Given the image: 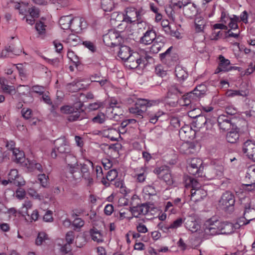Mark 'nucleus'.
<instances>
[{
	"label": "nucleus",
	"instance_id": "1",
	"mask_svg": "<svg viewBox=\"0 0 255 255\" xmlns=\"http://www.w3.org/2000/svg\"><path fill=\"white\" fill-rule=\"evenodd\" d=\"M64 155L65 156V161L67 164L66 170L71 175L69 178L74 180L80 179L81 174L80 172V168L76 157L71 152L66 153Z\"/></svg>",
	"mask_w": 255,
	"mask_h": 255
},
{
	"label": "nucleus",
	"instance_id": "2",
	"mask_svg": "<svg viewBox=\"0 0 255 255\" xmlns=\"http://www.w3.org/2000/svg\"><path fill=\"white\" fill-rule=\"evenodd\" d=\"M159 100L148 101L145 99H139L134 104V106L129 108V113L134 114L137 118H142L147 107L159 104Z\"/></svg>",
	"mask_w": 255,
	"mask_h": 255
},
{
	"label": "nucleus",
	"instance_id": "3",
	"mask_svg": "<svg viewBox=\"0 0 255 255\" xmlns=\"http://www.w3.org/2000/svg\"><path fill=\"white\" fill-rule=\"evenodd\" d=\"M235 197L234 193L227 191L223 193L219 201V206L223 210L228 213H232L234 210Z\"/></svg>",
	"mask_w": 255,
	"mask_h": 255
},
{
	"label": "nucleus",
	"instance_id": "4",
	"mask_svg": "<svg viewBox=\"0 0 255 255\" xmlns=\"http://www.w3.org/2000/svg\"><path fill=\"white\" fill-rule=\"evenodd\" d=\"M54 148L51 153L52 158H55L57 156V152L61 155L71 152V148L68 141L65 137H61L54 140Z\"/></svg>",
	"mask_w": 255,
	"mask_h": 255
},
{
	"label": "nucleus",
	"instance_id": "5",
	"mask_svg": "<svg viewBox=\"0 0 255 255\" xmlns=\"http://www.w3.org/2000/svg\"><path fill=\"white\" fill-rule=\"evenodd\" d=\"M154 173L158 175L159 179H162L168 185L174 184V180L171 174L170 168L165 165L156 167L154 169Z\"/></svg>",
	"mask_w": 255,
	"mask_h": 255
},
{
	"label": "nucleus",
	"instance_id": "6",
	"mask_svg": "<svg viewBox=\"0 0 255 255\" xmlns=\"http://www.w3.org/2000/svg\"><path fill=\"white\" fill-rule=\"evenodd\" d=\"M103 41L107 46L114 47L120 45L123 41V38L119 32L112 30L104 35Z\"/></svg>",
	"mask_w": 255,
	"mask_h": 255
},
{
	"label": "nucleus",
	"instance_id": "7",
	"mask_svg": "<svg viewBox=\"0 0 255 255\" xmlns=\"http://www.w3.org/2000/svg\"><path fill=\"white\" fill-rule=\"evenodd\" d=\"M192 6L196 9V12L194 16V28L196 33L203 32L207 24L206 20L203 16L201 10L197 5L192 3Z\"/></svg>",
	"mask_w": 255,
	"mask_h": 255
},
{
	"label": "nucleus",
	"instance_id": "8",
	"mask_svg": "<svg viewBox=\"0 0 255 255\" xmlns=\"http://www.w3.org/2000/svg\"><path fill=\"white\" fill-rule=\"evenodd\" d=\"M219 224L218 220H214L212 218L207 220L204 225V235L214 236L220 234Z\"/></svg>",
	"mask_w": 255,
	"mask_h": 255
},
{
	"label": "nucleus",
	"instance_id": "9",
	"mask_svg": "<svg viewBox=\"0 0 255 255\" xmlns=\"http://www.w3.org/2000/svg\"><path fill=\"white\" fill-rule=\"evenodd\" d=\"M183 222L185 223L186 228L189 230H191V227L189 223V221L188 220L186 221V219H184V220H183L181 218H178L175 220L170 225L159 224L158 226L160 227L161 230H162L164 232L169 233L171 231L175 230L181 226Z\"/></svg>",
	"mask_w": 255,
	"mask_h": 255
},
{
	"label": "nucleus",
	"instance_id": "10",
	"mask_svg": "<svg viewBox=\"0 0 255 255\" xmlns=\"http://www.w3.org/2000/svg\"><path fill=\"white\" fill-rule=\"evenodd\" d=\"M142 63L141 57L139 52H132L124 61L125 66L129 69H136Z\"/></svg>",
	"mask_w": 255,
	"mask_h": 255
},
{
	"label": "nucleus",
	"instance_id": "11",
	"mask_svg": "<svg viewBox=\"0 0 255 255\" xmlns=\"http://www.w3.org/2000/svg\"><path fill=\"white\" fill-rule=\"evenodd\" d=\"M219 60L218 66L215 71V74H218L221 72H228L232 70H237L238 72L241 71V68L240 67L231 66L230 60L226 59L222 55L219 56Z\"/></svg>",
	"mask_w": 255,
	"mask_h": 255
},
{
	"label": "nucleus",
	"instance_id": "12",
	"mask_svg": "<svg viewBox=\"0 0 255 255\" xmlns=\"http://www.w3.org/2000/svg\"><path fill=\"white\" fill-rule=\"evenodd\" d=\"M61 112L65 114L69 115L67 120L69 122H74L81 119L80 118V112L73 106L66 105L60 108Z\"/></svg>",
	"mask_w": 255,
	"mask_h": 255
},
{
	"label": "nucleus",
	"instance_id": "13",
	"mask_svg": "<svg viewBox=\"0 0 255 255\" xmlns=\"http://www.w3.org/2000/svg\"><path fill=\"white\" fill-rule=\"evenodd\" d=\"M216 121L215 119L211 120L206 119L204 116L200 115L192 116V127L201 128L205 124L213 125Z\"/></svg>",
	"mask_w": 255,
	"mask_h": 255
},
{
	"label": "nucleus",
	"instance_id": "14",
	"mask_svg": "<svg viewBox=\"0 0 255 255\" xmlns=\"http://www.w3.org/2000/svg\"><path fill=\"white\" fill-rule=\"evenodd\" d=\"M244 218L248 221L246 223H244L242 225H247L252 220L255 219V207L254 205H252L251 201L246 203L244 205ZM239 225H241L240 223Z\"/></svg>",
	"mask_w": 255,
	"mask_h": 255
},
{
	"label": "nucleus",
	"instance_id": "15",
	"mask_svg": "<svg viewBox=\"0 0 255 255\" xmlns=\"http://www.w3.org/2000/svg\"><path fill=\"white\" fill-rule=\"evenodd\" d=\"M89 166L94 167L93 163L91 161L87 160L86 163L81 164V171L80 172L81 174V177L84 178L88 182V184L90 185L93 183V180L89 172Z\"/></svg>",
	"mask_w": 255,
	"mask_h": 255
},
{
	"label": "nucleus",
	"instance_id": "16",
	"mask_svg": "<svg viewBox=\"0 0 255 255\" xmlns=\"http://www.w3.org/2000/svg\"><path fill=\"white\" fill-rule=\"evenodd\" d=\"M243 151L249 158L255 161V143L251 140H248L244 142L243 146Z\"/></svg>",
	"mask_w": 255,
	"mask_h": 255
},
{
	"label": "nucleus",
	"instance_id": "17",
	"mask_svg": "<svg viewBox=\"0 0 255 255\" xmlns=\"http://www.w3.org/2000/svg\"><path fill=\"white\" fill-rule=\"evenodd\" d=\"M8 178L10 183H12L16 186H21L25 184V181L22 176L18 173L16 169H11L8 174Z\"/></svg>",
	"mask_w": 255,
	"mask_h": 255
},
{
	"label": "nucleus",
	"instance_id": "18",
	"mask_svg": "<svg viewBox=\"0 0 255 255\" xmlns=\"http://www.w3.org/2000/svg\"><path fill=\"white\" fill-rule=\"evenodd\" d=\"M149 211V207L145 204L130 207V211L135 218H138L140 215H145L148 213Z\"/></svg>",
	"mask_w": 255,
	"mask_h": 255
},
{
	"label": "nucleus",
	"instance_id": "19",
	"mask_svg": "<svg viewBox=\"0 0 255 255\" xmlns=\"http://www.w3.org/2000/svg\"><path fill=\"white\" fill-rule=\"evenodd\" d=\"M218 125L219 128L223 130L229 129L232 127L233 128L231 118L225 115H222L219 116L217 119Z\"/></svg>",
	"mask_w": 255,
	"mask_h": 255
},
{
	"label": "nucleus",
	"instance_id": "20",
	"mask_svg": "<svg viewBox=\"0 0 255 255\" xmlns=\"http://www.w3.org/2000/svg\"><path fill=\"white\" fill-rule=\"evenodd\" d=\"M203 161L200 158H192V175L196 177H201L203 175L204 167Z\"/></svg>",
	"mask_w": 255,
	"mask_h": 255
},
{
	"label": "nucleus",
	"instance_id": "21",
	"mask_svg": "<svg viewBox=\"0 0 255 255\" xmlns=\"http://www.w3.org/2000/svg\"><path fill=\"white\" fill-rule=\"evenodd\" d=\"M221 21L224 23L229 21L228 25L231 29H236L238 28V22L240 21L239 17L233 15L232 17H229L226 15L225 13H222Z\"/></svg>",
	"mask_w": 255,
	"mask_h": 255
},
{
	"label": "nucleus",
	"instance_id": "22",
	"mask_svg": "<svg viewBox=\"0 0 255 255\" xmlns=\"http://www.w3.org/2000/svg\"><path fill=\"white\" fill-rule=\"evenodd\" d=\"M157 37L155 32L153 29H148L140 38V42L144 45H149L151 44Z\"/></svg>",
	"mask_w": 255,
	"mask_h": 255
},
{
	"label": "nucleus",
	"instance_id": "23",
	"mask_svg": "<svg viewBox=\"0 0 255 255\" xmlns=\"http://www.w3.org/2000/svg\"><path fill=\"white\" fill-rule=\"evenodd\" d=\"M166 38L159 35L153 42V44L150 47V51L153 53H157L162 48L166 42Z\"/></svg>",
	"mask_w": 255,
	"mask_h": 255
},
{
	"label": "nucleus",
	"instance_id": "24",
	"mask_svg": "<svg viewBox=\"0 0 255 255\" xmlns=\"http://www.w3.org/2000/svg\"><path fill=\"white\" fill-rule=\"evenodd\" d=\"M136 9L133 7L127 8L126 14L124 15V20L129 23L136 22L137 23V16Z\"/></svg>",
	"mask_w": 255,
	"mask_h": 255
},
{
	"label": "nucleus",
	"instance_id": "25",
	"mask_svg": "<svg viewBox=\"0 0 255 255\" xmlns=\"http://www.w3.org/2000/svg\"><path fill=\"white\" fill-rule=\"evenodd\" d=\"M104 135L109 138L111 141H118L121 137V134L115 128H109L107 129L103 130Z\"/></svg>",
	"mask_w": 255,
	"mask_h": 255
},
{
	"label": "nucleus",
	"instance_id": "26",
	"mask_svg": "<svg viewBox=\"0 0 255 255\" xmlns=\"http://www.w3.org/2000/svg\"><path fill=\"white\" fill-rule=\"evenodd\" d=\"M59 24L63 29H68L71 25L74 27V18H72L70 15L62 16L59 21Z\"/></svg>",
	"mask_w": 255,
	"mask_h": 255
},
{
	"label": "nucleus",
	"instance_id": "27",
	"mask_svg": "<svg viewBox=\"0 0 255 255\" xmlns=\"http://www.w3.org/2000/svg\"><path fill=\"white\" fill-rule=\"evenodd\" d=\"M220 234H230L234 231L233 224L228 222H220L219 224Z\"/></svg>",
	"mask_w": 255,
	"mask_h": 255
},
{
	"label": "nucleus",
	"instance_id": "28",
	"mask_svg": "<svg viewBox=\"0 0 255 255\" xmlns=\"http://www.w3.org/2000/svg\"><path fill=\"white\" fill-rule=\"evenodd\" d=\"M90 235L92 239L98 243L104 242L103 236L101 232L97 228L93 227L89 231Z\"/></svg>",
	"mask_w": 255,
	"mask_h": 255
},
{
	"label": "nucleus",
	"instance_id": "29",
	"mask_svg": "<svg viewBox=\"0 0 255 255\" xmlns=\"http://www.w3.org/2000/svg\"><path fill=\"white\" fill-rule=\"evenodd\" d=\"M131 54L130 48L126 45H120L118 56L123 61H125Z\"/></svg>",
	"mask_w": 255,
	"mask_h": 255
},
{
	"label": "nucleus",
	"instance_id": "30",
	"mask_svg": "<svg viewBox=\"0 0 255 255\" xmlns=\"http://www.w3.org/2000/svg\"><path fill=\"white\" fill-rule=\"evenodd\" d=\"M87 26V23L82 17L74 18V28L75 30H82Z\"/></svg>",
	"mask_w": 255,
	"mask_h": 255
},
{
	"label": "nucleus",
	"instance_id": "31",
	"mask_svg": "<svg viewBox=\"0 0 255 255\" xmlns=\"http://www.w3.org/2000/svg\"><path fill=\"white\" fill-rule=\"evenodd\" d=\"M239 133L237 129H233L228 132L226 135V139L228 142L236 143L239 138Z\"/></svg>",
	"mask_w": 255,
	"mask_h": 255
},
{
	"label": "nucleus",
	"instance_id": "32",
	"mask_svg": "<svg viewBox=\"0 0 255 255\" xmlns=\"http://www.w3.org/2000/svg\"><path fill=\"white\" fill-rule=\"evenodd\" d=\"M191 132V126L186 125L183 127L179 130V135L183 139L186 140L190 138Z\"/></svg>",
	"mask_w": 255,
	"mask_h": 255
},
{
	"label": "nucleus",
	"instance_id": "33",
	"mask_svg": "<svg viewBox=\"0 0 255 255\" xmlns=\"http://www.w3.org/2000/svg\"><path fill=\"white\" fill-rule=\"evenodd\" d=\"M13 158L17 163H25V156L23 151H20L18 149L13 150Z\"/></svg>",
	"mask_w": 255,
	"mask_h": 255
},
{
	"label": "nucleus",
	"instance_id": "34",
	"mask_svg": "<svg viewBox=\"0 0 255 255\" xmlns=\"http://www.w3.org/2000/svg\"><path fill=\"white\" fill-rule=\"evenodd\" d=\"M65 41L67 43L73 46L82 44V42L80 37L74 34H69Z\"/></svg>",
	"mask_w": 255,
	"mask_h": 255
},
{
	"label": "nucleus",
	"instance_id": "35",
	"mask_svg": "<svg viewBox=\"0 0 255 255\" xmlns=\"http://www.w3.org/2000/svg\"><path fill=\"white\" fill-rule=\"evenodd\" d=\"M101 7L105 11H111L115 6L113 0H101Z\"/></svg>",
	"mask_w": 255,
	"mask_h": 255
},
{
	"label": "nucleus",
	"instance_id": "36",
	"mask_svg": "<svg viewBox=\"0 0 255 255\" xmlns=\"http://www.w3.org/2000/svg\"><path fill=\"white\" fill-rule=\"evenodd\" d=\"M186 140L181 145L180 151L183 154H190L191 153V143L188 139Z\"/></svg>",
	"mask_w": 255,
	"mask_h": 255
},
{
	"label": "nucleus",
	"instance_id": "37",
	"mask_svg": "<svg viewBox=\"0 0 255 255\" xmlns=\"http://www.w3.org/2000/svg\"><path fill=\"white\" fill-rule=\"evenodd\" d=\"M200 221L198 220L197 221H195L192 226V233H194L196 234H199L198 236H195L196 238H201L203 235L202 230L200 229Z\"/></svg>",
	"mask_w": 255,
	"mask_h": 255
},
{
	"label": "nucleus",
	"instance_id": "38",
	"mask_svg": "<svg viewBox=\"0 0 255 255\" xmlns=\"http://www.w3.org/2000/svg\"><path fill=\"white\" fill-rule=\"evenodd\" d=\"M246 178L252 179V184H255V165L250 166L248 167Z\"/></svg>",
	"mask_w": 255,
	"mask_h": 255
},
{
	"label": "nucleus",
	"instance_id": "39",
	"mask_svg": "<svg viewBox=\"0 0 255 255\" xmlns=\"http://www.w3.org/2000/svg\"><path fill=\"white\" fill-rule=\"evenodd\" d=\"M49 238L46 233L44 232H39L35 240V244L37 246L41 245L46 240H48Z\"/></svg>",
	"mask_w": 255,
	"mask_h": 255
},
{
	"label": "nucleus",
	"instance_id": "40",
	"mask_svg": "<svg viewBox=\"0 0 255 255\" xmlns=\"http://www.w3.org/2000/svg\"><path fill=\"white\" fill-rule=\"evenodd\" d=\"M81 81H73L72 83L69 84L67 86V88L71 92H75L82 89L80 82Z\"/></svg>",
	"mask_w": 255,
	"mask_h": 255
},
{
	"label": "nucleus",
	"instance_id": "41",
	"mask_svg": "<svg viewBox=\"0 0 255 255\" xmlns=\"http://www.w3.org/2000/svg\"><path fill=\"white\" fill-rule=\"evenodd\" d=\"M4 81H0L1 88L5 93L10 94H14L16 93L15 87L4 83Z\"/></svg>",
	"mask_w": 255,
	"mask_h": 255
},
{
	"label": "nucleus",
	"instance_id": "42",
	"mask_svg": "<svg viewBox=\"0 0 255 255\" xmlns=\"http://www.w3.org/2000/svg\"><path fill=\"white\" fill-rule=\"evenodd\" d=\"M175 72L178 80H185L187 78L188 74L186 72L180 67L175 68Z\"/></svg>",
	"mask_w": 255,
	"mask_h": 255
},
{
	"label": "nucleus",
	"instance_id": "43",
	"mask_svg": "<svg viewBox=\"0 0 255 255\" xmlns=\"http://www.w3.org/2000/svg\"><path fill=\"white\" fill-rule=\"evenodd\" d=\"M163 115V112L158 111L156 113H151L148 114V119L150 123L155 124L158 118Z\"/></svg>",
	"mask_w": 255,
	"mask_h": 255
},
{
	"label": "nucleus",
	"instance_id": "44",
	"mask_svg": "<svg viewBox=\"0 0 255 255\" xmlns=\"http://www.w3.org/2000/svg\"><path fill=\"white\" fill-rule=\"evenodd\" d=\"M180 104L183 106H187L191 103V92H189L184 95L179 100Z\"/></svg>",
	"mask_w": 255,
	"mask_h": 255
},
{
	"label": "nucleus",
	"instance_id": "45",
	"mask_svg": "<svg viewBox=\"0 0 255 255\" xmlns=\"http://www.w3.org/2000/svg\"><path fill=\"white\" fill-rule=\"evenodd\" d=\"M228 95L229 97H235L236 96H240L242 97H246L249 94L247 90H231L228 92Z\"/></svg>",
	"mask_w": 255,
	"mask_h": 255
},
{
	"label": "nucleus",
	"instance_id": "46",
	"mask_svg": "<svg viewBox=\"0 0 255 255\" xmlns=\"http://www.w3.org/2000/svg\"><path fill=\"white\" fill-rule=\"evenodd\" d=\"M143 192L145 194L150 196L155 195L156 191L153 185H149L145 186L143 189Z\"/></svg>",
	"mask_w": 255,
	"mask_h": 255
},
{
	"label": "nucleus",
	"instance_id": "47",
	"mask_svg": "<svg viewBox=\"0 0 255 255\" xmlns=\"http://www.w3.org/2000/svg\"><path fill=\"white\" fill-rule=\"evenodd\" d=\"M106 120V116L103 113H100L92 119V122L95 124H102Z\"/></svg>",
	"mask_w": 255,
	"mask_h": 255
},
{
	"label": "nucleus",
	"instance_id": "48",
	"mask_svg": "<svg viewBox=\"0 0 255 255\" xmlns=\"http://www.w3.org/2000/svg\"><path fill=\"white\" fill-rule=\"evenodd\" d=\"M48 177L45 174H39L38 176V180L40 182L42 187L46 188L48 186Z\"/></svg>",
	"mask_w": 255,
	"mask_h": 255
},
{
	"label": "nucleus",
	"instance_id": "49",
	"mask_svg": "<svg viewBox=\"0 0 255 255\" xmlns=\"http://www.w3.org/2000/svg\"><path fill=\"white\" fill-rule=\"evenodd\" d=\"M32 207V204L31 202L28 200H25L22 204L21 211L28 216V210L31 209Z\"/></svg>",
	"mask_w": 255,
	"mask_h": 255
},
{
	"label": "nucleus",
	"instance_id": "50",
	"mask_svg": "<svg viewBox=\"0 0 255 255\" xmlns=\"http://www.w3.org/2000/svg\"><path fill=\"white\" fill-rule=\"evenodd\" d=\"M110 108H112L113 110L111 111V113L114 115H118L119 114L116 113H114V111H115L116 109H119V108H120V106L119 105V103L117 100L115 99H112L111 100L110 103Z\"/></svg>",
	"mask_w": 255,
	"mask_h": 255
},
{
	"label": "nucleus",
	"instance_id": "51",
	"mask_svg": "<svg viewBox=\"0 0 255 255\" xmlns=\"http://www.w3.org/2000/svg\"><path fill=\"white\" fill-rule=\"evenodd\" d=\"M118 176V172L116 169H112L107 172L106 178L109 181H113Z\"/></svg>",
	"mask_w": 255,
	"mask_h": 255
},
{
	"label": "nucleus",
	"instance_id": "52",
	"mask_svg": "<svg viewBox=\"0 0 255 255\" xmlns=\"http://www.w3.org/2000/svg\"><path fill=\"white\" fill-rule=\"evenodd\" d=\"M31 90L32 92L38 94L40 95H41L45 92V87L41 86L39 85H34L32 86L31 88Z\"/></svg>",
	"mask_w": 255,
	"mask_h": 255
},
{
	"label": "nucleus",
	"instance_id": "53",
	"mask_svg": "<svg viewBox=\"0 0 255 255\" xmlns=\"http://www.w3.org/2000/svg\"><path fill=\"white\" fill-rule=\"evenodd\" d=\"M27 193L30 197L33 198L34 199H37L39 200H41V196L37 193V192L35 189L33 188H29L27 190Z\"/></svg>",
	"mask_w": 255,
	"mask_h": 255
},
{
	"label": "nucleus",
	"instance_id": "54",
	"mask_svg": "<svg viewBox=\"0 0 255 255\" xmlns=\"http://www.w3.org/2000/svg\"><path fill=\"white\" fill-rule=\"evenodd\" d=\"M45 26L46 25L41 22L39 21L37 22L35 24V29L38 32L39 34H43L45 33Z\"/></svg>",
	"mask_w": 255,
	"mask_h": 255
},
{
	"label": "nucleus",
	"instance_id": "55",
	"mask_svg": "<svg viewBox=\"0 0 255 255\" xmlns=\"http://www.w3.org/2000/svg\"><path fill=\"white\" fill-rule=\"evenodd\" d=\"M36 162L35 160H27V162L24 163V165L27 167L28 171H33L35 170V166Z\"/></svg>",
	"mask_w": 255,
	"mask_h": 255
},
{
	"label": "nucleus",
	"instance_id": "56",
	"mask_svg": "<svg viewBox=\"0 0 255 255\" xmlns=\"http://www.w3.org/2000/svg\"><path fill=\"white\" fill-rule=\"evenodd\" d=\"M82 44L92 52H94L96 50V47L95 44L90 41H83Z\"/></svg>",
	"mask_w": 255,
	"mask_h": 255
},
{
	"label": "nucleus",
	"instance_id": "57",
	"mask_svg": "<svg viewBox=\"0 0 255 255\" xmlns=\"http://www.w3.org/2000/svg\"><path fill=\"white\" fill-rule=\"evenodd\" d=\"M172 46H170L166 50L165 52L160 54V57L161 60H163L164 59L170 60V59H171L170 52L171 51V50L172 49Z\"/></svg>",
	"mask_w": 255,
	"mask_h": 255
},
{
	"label": "nucleus",
	"instance_id": "58",
	"mask_svg": "<svg viewBox=\"0 0 255 255\" xmlns=\"http://www.w3.org/2000/svg\"><path fill=\"white\" fill-rule=\"evenodd\" d=\"M223 35V33L219 30L218 31L216 30H212V32L210 35V38L212 40H217L219 39Z\"/></svg>",
	"mask_w": 255,
	"mask_h": 255
},
{
	"label": "nucleus",
	"instance_id": "59",
	"mask_svg": "<svg viewBox=\"0 0 255 255\" xmlns=\"http://www.w3.org/2000/svg\"><path fill=\"white\" fill-rule=\"evenodd\" d=\"M28 12L30 14V16L34 18H38L39 16V9L34 6L29 8Z\"/></svg>",
	"mask_w": 255,
	"mask_h": 255
},
{
	"label": "nucleus",
	"instance_id": "60",
	"mask_svg": "<svg viewBox=\"0 0 255 255\" xmlns=\"http://www.w3.org/2000/svg\"><path fill=\"white\" fill-rule=\"evenodd\" d=\"M84 225V221L81 218H76L73 222L72 225L77 229H80Z\"/></svg>",
	"mask_w": 255,
	"mask_h": 255
},
{
	"label": "nucleus",
	"instance_id": "61",
	"mask_svg": "<svg viewBox=\"0 0 255 255\" xmlns=\"http://www.w3.org/2000/svg\"><path fill=\"white\" fill-rule=\"evenodd\" d=\"M184 186L187 189H189L191 192V177L185 175L184 176Z\"/></svg>",
	"mask_w": 255,
	"mask_h": 255
},
{
	"label": "nucleus",
	"instance_id": "62",
	"mask_svg": "<svg viewBox=\"0 0 255 255\" xmlns=\"http://www.w3.org/2000/svg\"><path fill=\"white\" fill-rule=\"evenodd\" d=\"M26 193L24 190L20 188L17 189L15 192V197L19 200L23 199Z\"/></svg>",
	"mask_w": 255,
	"mask_h": 255
},
{
	"label": "nucleus",
	"instance_id": "63",
	"mask_svg": "<svg viewBox=\"0 0 255 255\" xmlns=\"http://www.w3.org/2000/svg\"><path fill=\"white\" fill-rule=\"evenodd\" d=\"M155 73L157 75L161 78H163L166 75V71L164 70L161 66H158L155 69Z\"/></svg>",
	"mask_w": 255,
	"mask_h": 255
},
{
	"label": "nucleus",
	"instance_id": "64",
	"mask_svg": "<svg viewBox=\"0 0 255 255\" xmlns=\"http://www.w3.org/2000/svg\"><path fill=\"white\" fill-rule=\"evenodd\" d=\"M138 99L134 95H132L126 98L124 102L126 104L130 105L133 103L135 104Z\"/></svg>",
	"mask_w": 255,
	"mask_h": 255
}]
</instances>
